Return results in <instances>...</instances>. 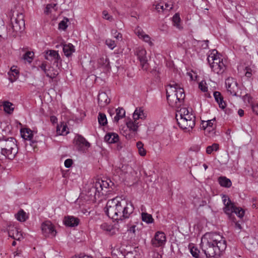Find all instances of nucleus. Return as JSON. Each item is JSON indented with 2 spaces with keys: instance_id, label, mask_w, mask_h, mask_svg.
<instances>
[{
  "instance_id": "f257e3e1",
  "label": "nucleus",
  "mask_w": 258,
  "mask_h": 258,
  "mask_svg": "<svg viewBox=\"0 0 258 258\" xmlns=\"http://www.w3.org/2000/svg\"><path fill=\"white\" fill-rule=\"evenodd\" d=\"M133 211L134 207L132 203L120 197L108 200L105 208L107 215L116 221L128 218Z\"/></svg>"
},
{
  "instance_id": "f03ea898",
  "label": "nucleus",
  "mask_w": 258,
  "mask_h": 258,
  "mask_svg": "<svg viewBox=\"0 0 258 258\" xmlns=\"http://www.w3.org/2000/svg\"><path fill=\"white\" fill-rule=\"evenodd\" d=\"M167 99L169 105L172 107L177 108L183 102L185 94L180 85L172 82L166 88Z\"/></svg>"
},
{
  "instance_id": "7ed1b4c3",
  "label": "nucleus",
  "mask_w": 258,
  "mask_h": 258,
  "mask_svg": "<svg viewBox=\"0 0 258 258\" xmlns=\"http://www.w3.org/2000/svg\"><path fill=\"white\" fill-rule=\"evenodd\" d=\"M176 119L179 127L189 132L195 125L196 117L191 108L183 107L177 111Z\"/></svg>"
},
{
  "instance_id": "20e7f679",
  "label": "nucleus",
  "mask_w": 258,
  "mask_h": 258,
  "mask_svg": "<svg viewBox=\"0 0 258 258\" xmlns=\"http://www.w3.org/2000/svg\"><path fill=\"white\" fill-rule=\"evenodd\" d=\"M0 150L3 155L10 160L13 159L18 151L16 140L13 138L0 140Z\"/></svg>"
},
{
  "instance_id": "39448f33",
  "label": "nucleus",
  "mask_w": 258,
  "mask_h": 258,
  "mask_svg": "<svg viewBox=\"0 0 258 258\" xmlns=\"http://www.w3.org/2000/svg\"><path fill=\"white\" fill-rule=\"evenodd\" d=\"M207 59L211 69L215 73L221 74L226 70V65L223 59L216 49L210 51Z\"/></svg>"
},
{
  "instance_id": "423d86ee",
  "label": "nucleus",
  "mask_w": 258,
  "mask_h": 258,
  "mask_svg": "<svg viewBox=\"0 0 258 258\" xmlns=\"http://www.w3.org/2000/svg\"><path fill=\"white\" fill-rule=\"evenodd\" d=\"M222 199L224 205V211L232 221H234V216L232 214L233 213H234L240 218L244 216V210L241 208L235 206L227 196L223 195Z\"/></svg>"
},
{
  "instance_id": "0eeeda50",
  "label": "nucleus",
  "mask_w": 258,
  "mask_h": 258,
  "mask_svg": "<svg viewBox=\"0 0 258 258\" xmlns=\"http://www.w3.org/2000/svg\"><path fill=\"white\" fill-rule=\"evenodd\" d=\"M109 186V183L107 180L97 179L91 184V187L88 189V192L89 196L93 197L96 199L101 194H104L102 191L104 189L107 188Z\"/></svg>"
},
{
  "instance_id": "6e6552de",
  "label": "nucleus",
  "mask_w": 258,
  "mask_h": 258,
  "mask_svg": "<svg viewBox=\"0 0 258 258\" xmlns=\"http://www.w3.org/2000/svg\"><path fill=\"white\" fill-rule=\"evenodd\" d=\"M207 247L204 250L207 258L220 255L227 246L226 243H207Z\"/></svg>"
},
{
  "instance_id": "1a4fd4ad",
  "label": "nucleus",
  "mask_w": 258,
  "mask_h": 258,
  "mask_svg": "<svg viewBox=\"0 0 258 258\" xmlns=\"http://www.w3.org/2000/svg\"><path fill=\"white\" fill-rule=\"evenodd\" d=\"M25 27L24 16L22 14H18L16 17L11 19V29L13 31L12 35H16L22 32Z\"/></svg>"
},
{
  "instance_id": "9d476101",
  "label": "nucleus",
  "mask_w": 258,
  "mask_h": 258,
  "mask_svg": "<svg viewBox=\"0 0 258 258\" xmlns=\"http://www.w3.org/2000/svg\"><path fill=\"white\" fill-rule=\"evenodd\" d=\"M43 234L47 237H54L57 234V231L54 225L49 220L43 222L41 225Z\"/></svg>"
},
{
  "instance_id": "9b49d317",
  "label": "nucleus",
  "mask_w": 258,
  "mask_h": 258,
  "mask_svg": "<svg viewBox=\"0 0 258 258\" xmlns=\"http://www.w3.org/2000/svg\"><path fill=\"white\" fill-rule=\"evenodd\" d=\"M135 54L140 60L142 69L144 70H147L149 65L147 62V51L146 49L142 47H139L136 48Z\"/></svg>"
},
{
  "instance_id": "f8f14e48",
  "label": "nucleus",
  "mask_w": 258,
  "mask_h": 258,
  "mask_svg": "<svg viewBox=\"0 0 258 258\" xmlns=\"http://www.w3.org/2000/svg\"><path fill=\"white\" fill-rule=\"evenodd\" d=\"M225 85L227 90L233 96L241 97V94L238 95L237 93L238 90L237 84L235 80L232 78H229L225 80Z\"/></svg>"
},
{
  "instance_id": "ddd939ff",
  "label": "nucleus",
  "mask_w": 258,
  "mask_h": 258,
  "mask_svg": "<svg viewBox=\"0 0 258 258\" xmlns=\"http://www.w3.org/2000/svg\"><path fill=\"white\" fill-rule=\"evenodd\" d=\"M134 32L139 39L148 43L149 45L152 46L154 45L151 37L147 34L142 28L140 27H136L135 29Z\"/></svg>"
},
{
  "instance_id": "4468645a",
  "label": "nucleus",
  "mask_w": 258,
  "mask_h": 258,
  "mask_svg": "<svg viewBox=\"0 0 258 258\" xmlns=\"http://www.w3.org/2000/svg\"><path fill=\"white\" fill-rule=\"evenodd\" d=\"M39 67L45 73L46 76L51 79L55 78L58 74L57 70L50 66H47L45 62L41 63Z\"/></svg>"
},
{
  "instance_id": "2eb2a0df",
  "label": "nucleus",
  "mask_w": 258,
  "mask_h": 258,
  "mask_svg": "<svg viewBox=\"0 0 258 258\" xmlns=\"http://www.w3.org/2000/svg\"><path fill=\"white\" fill-rule=\"evenodd\" d=\"M75 142L77 149L80 151L84 152L90 147V144L81 136H76Z\"/></svg>"
},
{
  "instance_id": "dca6fc26",
  "label": "nucleus",
  "mask_w": 258,
  "mask_h": 258,
  "mask_svg": "<svg viewBox=\"0 0 258 258\" xmlns=\"http://www.w3.org/2000/svg\"><path fill=\"white\" fill-rule=\"evenodd\" d=\"M222 236L217 233H206L202 238L201 242H221Z\"/></svg>"
},
{
  "instance_id": "f3484780",
  "label": "nucleus",
  "mask_w": 258,
  "mask_h": 258,
  "mask_svg": "<svg viewBox=\"0 0 258 258\" xmlns=\"http://www.w3.org/2000/svg\"><path fill=\"white\" fill-rule=\"evenodd\" d=\"M111 254L118 258H121L124 255V249L122 248L121 243H112L111 245Z\"/></svg>"
},
{
  "instance_id": "a211bd4d",
  "label": "nucleus",
  "mask_w": 258,
  "mask_h": 258,
  "mask_svg": "<svg viewBox=\"0 0 258 258\" xmlns=\"http://www.w3.org/2000/svg\"><path fill=\"white\" fill-rule=\"evenodd\" d=\"M80 222V220L73 216H65L63 220V223L64 225L70 227H75L77 226Z\"/></svg>"
},
{
  "instance_id": "6ab92c4d",
  "label": "nucleus",
  "mask_w": 258,
  "mask_h": 258,
  "mask_svg": "<svg viewBox=\"0 0 258 258\" xmlns=\"http://www.w3.org/2000/svg\"><path fill=\"white\" fill-rule=\"evenodd\" d=\"M125 124L129 131L133 133L138 132L139 127L141 125L138 121L130 118L126 121Z\"/></svg>"
},
{
  "instance_id": "aec40b11",
  "label": "nucleus",
  "mask_w": 258,
  "mask_h": 258,
  "mask_svg": "<svg viewBox=\"0 0 258 258\" xmlns=\"http://www.w3.org/2000/svg\"><path fill=\"white\" fill-rule=\"evenodd\" d=\"M98 67L102 70L103 72H107L109 70L110 67L109 65V59L106 56L101 57L98 60Z\"/></svg>"
},
{
  "instance_id": "412c9836",
  "label": "nucleus",
  "mask_w": 258,
  "mask_h": 258,
  "mask_svg": "<svg viewBox=\"0 0 258 258\" xmlns=\"http://www.w3.org/2000/svg\"><path fill=\"white\" fill-rule=\"evenodd\" d=\"M45 58L48 60L54 61L55 62H57L60 59L58 52L53 50L47 51L45 55Z\"/></svg>"
},
{
  "instance_id": "4be33fe9",
  "label": "nucleus",
  "mask_w": 258,
  "mask_h": 258,
  "mask_svg": "<svg viewBox=\"0 0 258 258\" xmlns=\"http://www.w3.org/2000/svg\"><path fill=\"white\" fill-rule=\"evenodd\" d=\"M147 114L144 109L141 108H137L135 110L133 117V119L138 121L139 119L145 120L147 118Z\"/></svg>"
},
{
  "instance_id": "5701e85b",
  "label": "nucleus",
  "mask_w": 258,
  "mask_h": 258,
  "mask_svg": "<svg viewBox=\"0 0 258 258\" xmlns=\"http://www.w3.org/2000/svg\"><path fill=\"white\" fill-rule=\"evenodd\" d=\"M98 104L100 107H104L110 102L108 95L105 92L99 93L98 96Z\"/></svg>"
},
{
  "instance_id": "b1692460",
  "label": "nucleus",
  "mask_w": 258,
  "mask_h": 258,
  "mask_svg": "<svg viewBox=\"0 0 258 258\" xmlns=\"http://www.w3.org/2000/svg\"><path fill=\"white\" fill-rule=\"evenodd\" d=\"M215 121V119H211L207 121H202L201 127L206 132L211 133L214 131V123Z\"/></svg>"
},
{
  "instance_id": "393cba45",
  "label": "nucleus",
  "mask_w": 258,
  "mask_h": 258,
  "mask_svg": "<svg viewBox=\"0 0 258 258\" xmlns=\"http://www.w3.org/2000/svg\"><path fill=\"white\" fill-rule=\"evenodd\" d=\"M19 71L17 67H11L10 71L8 72L9 79L12 83L15 82L19 77Z\"/></svg>"
},
{
  "instance_id": "a878e982",
  "label": "nucleus",
  "mask_w": 258,
  "mask_h": 258,
  "mask_svg": "<svg viewBox=\"0 0 258 258\" xmlns=\"http://www.w3.org/2000/svg\"><path fill=\"white\" fill-rule=\"evenodd\" d=\"M105 141L109 144L117 142L119 140L118 135L115 133H108L104 137Z\"/></svg>"
},
{
  "instance_id": "bb28decb",
  "label": "nucleus",
  "mask_w": 258,
  "mask_h": 258,
  "mask_svg": "<svg viewBox=\"0 0 258 258\" xmlns=\"http://www.w3.org/2000/svg\"><path fill=\"white\" fill-rule=\"evenodd\" d=\"M2 106L3 107L4 112L8 114L13 113L14 110V105L9 101L2 102Z\"/></svg>"
},
{
  "instance_id": "cd10ccee",
  "label": "nucleus",
  "mask_w": 258,
  "mask_h": 258,
  "mask_svg": "<svg viewBox=\"0 0 258 258\" xmlns=\"http://www.w3.org/2000/svg\"><path fill=\"white\" fill-rule=\"evenodd\" d=\"M63 51L67 57H69L75 51V46L71 43L64 44L62 45Z\"/></svg>"
},
{
  "instance_id": "c85d7f7f",
  "label": "nucleus",
  "mask_w": 258,
  "mask_h": 258,
  "mask_svg": "<svg viewBox=\"0 0 258 258\" xmlns=\"http://www.w3.org/2000/svg\"><path fill=\"white\" fill-rule=\"evenodd\" d=\"M214 97L216 101L218 103L220 108L224 109L226 107V103L224 101L223 97L221 94L218 91L214 93Z\"/></svg>"
},
{
  "instance_id": "c756f323",
  "label": "nucleus",
  "mask_w": 258,
  "mask_h": 258,
  "mask_svg": "<svg viewBox=\"0 0 258 258\" xmlns=\"http://www.w3.org/2000/svg\"><path fill=\"white\" fill-rule=\"evenodd\" d=\"M22 137L25 140L31 141L33 137L32 131L29 128H23L21 130Z\"/></svg>"
},
{
  "instance_id": "7c9ffc66",
  "label": "nucleus",
  "mask_w": 258,
  "mask_h": 258,
  "mask_svg": "<svg viewBox=\"0 0 258 258\" xmlns=\"http://www.w3.org/2000/svg\"><path fill=\"white\" fill-rule=\"evenodd\" d=\"M125 111L122 108L118 107L116 109L115 115L113 118L114 122H118L120 119L125 116Z\"/></svg>"
},
{
  "instance_id": "2f4dec72",
  "label": "nucleus",
  "mask_w": 258,
  "mask_h": 258,
  "mask_svg": "<svg viewBox=\"0 0 258 258\" xmlns=\"http://www.w3.org/2000/svg\"><path fill=\"white\" fill-rule=\"evenodd\" d=\"M172 23L174 27L179 30H181L183 27L181 24V19L178 13L175 14L172 17Z\"/></svg>"
},
{
  "instance_id": "473e14b6",
  "label": "nucleus",
  "mask_w": 258,
  "mask_h": 258,
  "mask_svg": "<svg viewBox=\"0 0 258 258\" xmlns=\"http://www.w3.org/2000/svg\"><path fill=\"white\" fill-rule=\"evenodd\" d=\"M16 219L20 222H25L28 219V215L23 210H20L15 215Z\"/></svg>"
},
{
  "instance_id": "72a5a7b5",
  "label": "nucleus",
  "mask_w": 258,
  "mask_h": 258,
  "mask_svg": "<svg viewBox=\"0 0 258 258\" xmlns=\"http://www.w3.org/2000/svg\"><path fill=\"white\" fill-rule=\"evenodd\" d=\"M153 240L156 242H166V237L165 234L162 231H157L154 235Z\"/></svg>"
},
{
  "instance_id": "f704fd0d",
  "label": "nucleus",
  "mask_w": 258,
  "mask_h": 258,
  "mask_svg": "<svg viewBox=\"0 0 258 258\" xmlns=\"http://www.w3.org/2000/svg\"><path fill=\"white\" fill-rule=\"evenodd\" d=\"M218 182L221 186L225 187H229L232 185L231 180L226 177H220L218 178Z\"/></svg>"
},
{
  "instance_id": "c9c22d12",
  "label": "nucleus",
  "mask_w": 258,
  "mask_h": 258,
  "mask_svg": "<svg viewBox=\"0 0 258 258\" xmlns=\"http://www.w3.org/2000/svg\"><path fill=\"white\" fill-rule=\"evenodd\" d=\"M188 248L191 255L195 258H198L200 250L197 247L195 246L193 243H190L189 244Z\"/></svg>"
},
{
  "instance_id": "e433bc0d",
  "label": "nucleus",
  "mask_w": 258,
  "mask_h": 258,
  "mask_svg": "<svg viewBox=\"0 0 258 258\" xmlns=\"http://www.w3.org/2000/svg\"><path fill=\"white\" fill-rule=\"evenodd\" d=\"M67 126L63 123H61L57 126L56 133L58 135H64L68 133V131L67 130Z\"/></svg>"
},
{
  "instance_id": "4c0bfd02",
  "label": "nucleus",
  "mask_w": 258,
  "mask_h": 258,
  "mask_svg": "<svg viewBox=\"0 0 258 258\" xmlns=\"http://www.w3.org/2000/svg\"><path fill=\"white\" fill-rule=\"evenodd\" d=\"M141 217L142 221L147 224H151L154 222V219L153 218L152 216L147 213H142Z\"/></svg>"
},
{
  "instance_id": "58836bf2",
  "label": "nucleus",
  "mask_w": 258,
  "mask_h": 258,
  "mask_svg": "<svg viewBox=\"0 0 258 258\" xmlns=\"http://www.w3.org/2000/svg\"><path fill=\"white\" fill-rule=\"evenodd\" d=\"M137 148L139 155L141 156H145L146 155V151L144 148V144L142 142L139 141L136 144Z\"/></svg>"
},
{
  "instance_id": "ea45409f",
  "label": "nucleus",
  "mask_w": 258,
  "mask_h": 258,
  "mask_svg": "<svg viewBox=\"0 0 258 258\" xmlns=\"http://www.w3.org/2000/svg\"><path fill=\"white\" fill-rule=\"evenodd\" d=\"M219 146L217 143H214L211 146H209L207 147L206 153L208 154H211L214 151H217L219 150Z\"/></svg>"
},
{
  "instance_id": "a19ab883",
  "label": "nucleus",
  "mask_w": 258,
  "mask_h": 258,
  "mask_svg": "<svg viewBox=\"0 0 258 258\" xmlns=\"http://www.w3.org/2000/svg\"><path fill=\"white\" fill-rule=\"evenodd\" d=\"M98 120L99 123L101 125L104 126L107 123V120L106 115L102 113H99L98 116Z\"/></svg>"
},
{
  "instance_id": "79ce46f5",
  "label": "nucleus",
  "mask_w": 258,
  "mask_h": 258,
  "mask_svg": "<svg viewBox=\"0 0 258 258\" xmlns=\"http://www.w3.org/2000/svg\"><path fill=\"white\" fill-rule=\"evenodd\" d=\"M34 56L33 52L27 51L23 55V59L28 63H31L33 59Z\"/></svg>"
},
{
  "instance_id": "37998d69",
  "label": "nucleus",
  "mask_w": 258,
  "mask_h": 258,
  "mask_svg": "<svg viewBox=\"0 0 258 258\" xmlns=\"http://www.w3.org/2000/svg\"><path fill=\"white\" fill-rule=\"evenodd\" d=\"M69 22V19L67 18H64L62 21H61L58 24V29L64 31L68 27V23Z\"/></svg>"
},
{
  "instance_id": "c03bdc74",
  "label": "nucleus",
  "mask_w": 258,
  "mask_h": 258,
  "mask_svg": "<svg viewBox=\"0 0 258 258\" xmlns=\"http://www.w3.org/2000/svg\"><path fill=\"white\" fill-rule=\"evenodd\" d=\"M100 228L104 231L111 232L113 229V226L108 223H103L100 225Z\"/></svg>"
},
{
  "instance_id": "a18cd8bd",
  "label": "nucleus",
  "mask_w": 258,
  "mask_h": 258,
  "mask_svg": "<svg viewBox=\"0 0 258 258\" xmlns=\"http://www.w3.org/2000/svg\"><path fill=\"white\" fill-rule=\"evenodd\" d=\"M199 89L204 92H206L208 90V85L205 81L203 80L199 84Z\"/></svg>"
},
{
  "instance_id": "49530a36",
  "label": "nucleus",
  "mask_w": 258,
  "mask_h": 258,
  "mask_svg": "<svg viewBox=\"0 0 258 258\" xmlns=\"http://www.w3.org/2000/svg\"><path fill=\"white\" fill-rule=\"evenodd\" d=\"M102 18L104 19L107 20L110 22H112L113 21V17L109 15L108 12L106 10H104L102 12Z\"/></svg>"
},
{
  "instance_id": "de8ad7c7",
  "label": "nucleus",
  "mask_w": 258,
  "mask_h": 258,
  "mask_svg": "<svg viewBox=\"0 0 258 258\" xmlns=\"http://www.w3.org/2000/svg\"><path fill=\"white\" fill-rule=\"evenodd\" d=\"M106 44L107 45V46L111 49H113L115 48L116 46V44L114 42V41L110 39H107L105 41Z\"/></svg>"
},
{
  "instance_id": "09e8293b",
  "label": "nucleus",
  "mask_w": 258,
  "mask_h": 258,
  "mask_svg": "<svg viewBox=\"0 0 258 258\" xmlns=\"http://www.w3.org/2000/svg\"><path fill=\"white\" fill-rule=\"evenodd\" d=\"M111 35L114 38H115L117 40H119L122 39L121 34L118 32L116 30H111Z\"/></svg>"
},
{
  "instance_id": "8fccbe9b",
  "label": "nucleus",
  "mask_w": 258,
  "mask_h": 258,
  "mask_svg": "<svg viewBox=\"0 0 258 258\" xmlns=\"http://www.w3.org/2000/svg\"><path fill=\"white\" fill-rule=\"evenodd\" d=\"M8 227L9 228H8L7 230L8 231L9 236L12 237L14 240H21V239H20L21 235H19L18 233H17L16 236H15L13 234L12 235L11 232L10 231V230L11 227L13 228L14 227L13 226L12 227L11 224H10Z\"/></svg>"
},
{
  "instance_id": "3c124183",
  "label": "nucleus",
  "mask_w": 258,
  "mask_h": 258,
  "mask_svg": "<svg viewBox=\"0 0 258 258\" xmlns=\"http://www.w3.org/2000/svg\"><path fill=\"white\" fill-rule=\"evenodd\" d=\"M164 3V9L166 11H169L173 8V3L171 1H167L166 2H163Z\"/></svg>"
},
{
  "instance_id": "603ef678",
  "label": "nucleus",
  "mask_w": 258,
  "mask_h": 258,
  "mask_svg": "<svg viewBox=\"0 0 258 258\" xmlns=\"http://www.w3.org/2000/svg\"><path fill=\"white\" fill-rule=\"evenodd\" d=\"M55 7V4H48L46 6L45 9L44 10L45 14L48 15L49 13H50L51 12V10L52 9H54Z\"/></svg>"
},
{
  "instance_id": "864d4df0",
  "label": "nucleus",
  "mask_w": 258,
  "mask_h": 258,
  "mask_svg": "<svg viewBox=\"0 0 258 258\" xmlns=\"http://www.w3.org/2000/svg\"><path fill=\"white\" fill-rule=\"evenodd\" d=\"M136 227L137 226L136 225H132L130 227L127 229V232L128 234H130L132 236L135 235L136 232Z\"/></svg>"
},
{
  "instance_id": "5fc2aeb1",
  "label": "nucleus",
  "mask_w": 258,
  "mask_h": 258,
  "mask_svg": "<svg viewBox=\"0 0 258 258\" xmlns=\"http://www.w3.org/2000/svg\"><path fill=\"white\" fill-rule=\"evenodd\" d=\"M187 76L190 78L191 80H196L197 78V73L193 72L190 71L187 73Z\"/></svg>"
},
{
  "instance_id": "6e6d98bb",
  "label": "nucleus",
  "mask_w": 258,
  "mask_h": 258,
  "mask_svg": "<svg viewBox=\"0 0 258 258\" xmlns=\"http://www.w3.org/2000/svg\"><path fill=\"white\" fill-rule=\"evenodd\" d=\"M242 99L245 103H250L251 101V97L248 94H246L242 96Z\"/></svg>"
},
{
  "instance_id": "4d7b16f0",
  "label": "nucleus",
  "mask_w": 258,
  "mask_h": 258,
  "mask_svg": "<svg viewBox=\"0 0 258 258\" xmlns=\"http://www.w3.org/2000/svg\"><path fill=\"white\" fill-rule=\"evenodd\" d=\"M73 164V160L71 159H68L65 160L64 164L66 167L70 168Z\"/></svg>"
},
{
  "instance_id": "13d9d810",
  "label": "nucleus",
  "mask_w": 258,
  "mask_h": 258,
  "mask_svg": "<svg viewBox=\"0 0 258 258\" xmlns=\"http://www.w3.org/2000/svg\"><path fill=\"white\" fill-rule=\"evenodd\" d=\"M252 109L254 112L256 114H258V104L252 105Z\"/></svg>"
},
{
  "instance_id": "bf43d9fd",
  "label": "nucleus",
  "mask_w": 258,
  "mask_h": 258,
  "mask_svg": "<svg viewBox=\"0 0 258 258\" xmlns=\"http://www.w3.org/2000/svg\"><path fill=\"white\" fill-rule=\"evenodd\" d=\"M116 111V109L114 108H110L108 110V113L110 116H112L113 115L115 114Z\"/></svg>"
},
{
  "instance_id": "052dcab7",
  "label": "nucleus",
  "mask_w": 258,
  "mask_h": 258,
  "mask_svg": "<svg viewBox=\"0 0 258 258\" xmlns=\"http://www.w3.org/2000/svg\"><path fill=\"white\" fill-rule=\"evenodd\" d=\"M245 76L247 78L251 77L252 74L250 69L246 68V72L245 73Z\"/></svg>"
},
{
  "instance_id": "680f3d73",
  "label": "nucleus",
  "mask_w": 258,
  "mask_h": 258,
  "mask_svg": "<svg viewBox=\"0 0 258 258\" xmlns=\"http://www.w3.org/2000/svg\"><path fill=\"white\" fill-rule=\"evenodd\" d=\"M50 119V121L53 124L56 123L57 121V118L55 116H51Z\"/></svg>"
},
{
  "instance_id": "e2e57ef3",
  "label": "nucleus",
  "mask_w": 258,
  "mask_h": 258,
  "mask_svg": "<svg viewBox=\"0 0 258 258\" xmlns=\"http://www.w3.org/2000/svg\"><path fill=\"white\" fill-rule=\"evenodd\" d=\"M160 3V5H161V12H162L163 11H166L164 8V3H163V2H160L159 3Z\"/></svg>"
},
{
  "instance_id": "0e129e2a",
  "label": "nucleus",
  "mask_w": 258,
  "mask_h": 258,
  "mask_svg": "<svg viewBox=\"0 0 258 258\" xmlns=\"http://www.w3.org/2000/svg\"><path fill=\"white\" fill-rule=\"evenodd\" d=\"M238 113L240 116H242L244 115V111L242 109H239Z\"/></svg>"
},
{
  "instance_id": "69168bd1",
  "label": "nucleus",
  "mask_w": 258,
  "mask_h": 258,
  "mask_svg": "<svg viewBox=\"0 0 258 258\" xmlns=\"http://www.w3.org/2000/svg\"><path fill=\"white\" fill-rule=\"evenodd\" d=\"M155 9L158 11L161 12V5H160V3L157 4L156 5Z\"/></svg>"
},
{
  "instance_id": "338daca9",
  "label": "nucleus",
  "mask_w": 258,
  "mask_h": 258,
  "mask_svg": "<svg viewBox=\"0 0 258 258\" xmlns=\"http://www.w3.org/2000/svg\"><path fill=\"white\" fill-rule=\"evenodd\" d=\"M72 258H93L92 256H88V255H85L82 257H78V256H75Z\"/></svg>"
},
{
  "instance_id": "774afa93",
  "label": "nucleus",
  "mask_w": 258,
  "mask_h": 258,
  "mask_svg": "<svg viewBox=\"0 0 258 258\" xmlns=\"http://www.w3.org/2000/svg\"><path fill=\"white\" fill-rule=\"evenodd\" d=\"M233 222L235 223L236 227L238 228L239 229H241L240 224L239 223H238V222H235V221Z\"/></svg>"
}]
</instances>
